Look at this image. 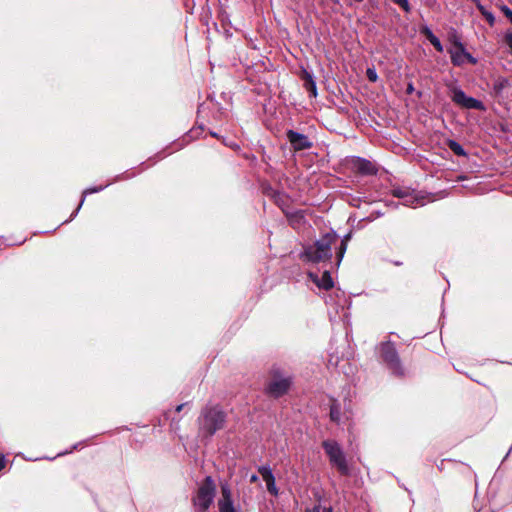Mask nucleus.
Masks as SVG:
<instances>
[{"instance_id":"f257e3e1","label":"nucleus","mask_w":512,"mask_h":512,"mask_svg":"<svg viewBox=\"0 0 512 512\" xmlns=\"http://www.w3.org/2000/svg\"><path fill=\"white\" fill-rule=\"evenodd\" d=\"M338 235L331 230L322 235L314 243L304 247L303 260L312 264H326L332 259V246L336 243Z\"/></svg>"},{"instance_id":"f03ea898","label":"nucleus","mask_w":512,"mask_h":512,"mask_svg":"<svg viewBox=\"0 0 512 512\" xmlns=\"http://www.w3.org/2000/svg\"><path fill=\"white\" fill-rule=\"evenodd\" d=\"M226 414L220 406H205L198 419L199 432L205 437H212L217 431L223 429Z\"/></svg>"},{"instance_id":"7ed1b4c3","label":"nucleus","mask_w":512,"mask_h":512,"mask_svg":"<svg viewBox=\"0 0 512 512\" xmlns=\"http://www.w3.org/2000/svg\"><path fill=\"white\" fill-rule=\"evenodd\" d=\"M376 351L379 355L380 362L390 371V373L398 378L406 376V370L402 364L395 343L390 340L381 342Z\"/></svg>"},{"instance_id":"20e7f679","label":"nucleus","mask_w":512,"mask_h":512,"mask_svg":"<svg viewBox=\"0 0 512 512\" xmlns=\"http://www.w3.org/2000/svg\"><path fill=\"white\" fill-rule=\"evenodd\" d=\"M322 448L327 455L332 467H335L340 475L349 476L350 468L343 448L336 440H324Z\"/></svg>"},{"instance_id":"39448f33","label":"nucleus","mask_w":512,"mask_h":512,"mask_svg":"<svg viewBox=\"0 0 512 512\" xmlns=\"http://www.w3.org/2000/svg\"><path fill=\"white\" fill-rule=\"evenodd\" d=\"M215 495L216 484L211 476H206L192 499L196 512H207Z\"/></svg>"},{"instance_id":"423d86ee","label":"nucleus","mask_w":512,"mask_h":512,"mask_svg":"<svg viewBox=\"0 0 512 512\" xmlns=\"http://www.w3.org/2000/svg\"><path fill=\"white\" fill-rule=\"evenodd\" d=\"M272 380L266 387V392L274 398L286 394L292 384V376L285 373L281 368L274 367L271 370Z\"/></svg>"},{"instance_id":"0eeeda50","label":"nucleus","mask_w":512,"mask_h":512,"mask_svg":"<svg viewBox=\"0 0 512 512\" xmlns=\"http://www.w3.org/2000/svg\"><path fill=\"white\" fill-rule=\"evenodd\" d=\"M452 92H453V95L451 97L452 101L455 104L459 105L460 107L465 108V109L479 110V111H484L486 109V107L482 101H480L474 97L467 96L461 88L456 87L453 89Z\"/></svg>"},{"instance_id":"6e6552de","label":"nucleus","mask_w":512,"mask_h":512,"mask_svg":"<svg viewBox=\"0 0 512 512\" xmlns=\"http://www.w3.org/2000/svg\"><path fill=\"white\" fill-rule=\"evenodd\" d=\"M286 137L294 151L308 150L313 146L307 135L289 129L286 131Z\"/></svg>"},{"instance_id":"1a4fd4ad","label":"nucleus","mask_w":512,"mask_h":512,"mask_svg":"<svg viewBox=\"0 0 512 512\" xmlns=\"http://www.w3.org/2000/svg\"><path fill=\"white\" fill-rule=\"evenodd\" d=\"M350 165L353 171L363 176H371L377 174L376 166L369 160L354 156L350 160Z\"/></svg>"},{"instance_id":"9d476101","label":"nucleus","mask_w":512,"mask_h":512,"mask_svg":"<svg viewBox=\"0 0 512 512\" xmlns=\"http://www.w3.org/2000/svg\"><path fill=\"white\" fill-rule=\"evenodd\" d=\"M453 47L448 49V53L451 58V63L454 66L460 67L465 63V57L463 54L467 53V50L461 40L455 39L453 41Z\"/></svg>"},{"instance_id":"9b49d317","label":"nucleus","mask_w":512,"mask_h":512,"mask_svg":"<svg viewBox=\"0 0 512 512\" xmlns=\"http://www.w3.org/2000/svg\"><path fill=\"white\" fill-rule=\"evenodd\" d=\"M265 194L273 199L274 203L283 211L284 214L285 211H289V198L285 193L275 190L269 186L265 189Z\"/></svg>"},{"instance_id":"f8f14e48","label":"nucleus","mask_w":512,"mask_h":512,"mask_svg":"<svg viewBox=\"0 0 512 512\" xmlns=\"http://www.w3.org/2000/svg\"><path fill=\"white\" fill-rule=\"evenodd\" d=\"M309 277L312 279V281L321 289L329 290L333 287L334 282L331 277V274L328 270H324L321 277H319L317 274L310 272Z\"/></svg>"},{"instance_id":"ddd939ff","label":"nucleus","mask_w":512,"mask_h":512,"mask_svg":"<svg viewBox=\"0 0 512 512\" xmlns=\"http://www.w3.org/2000/svg\"><path fill=\"white\" fill-rule=\"evenodd\" d=\"M285 216L293 228H299L305 223V214L303 210L285 211Z\"/></svg>"},{"instance_id":"4468645a","label":"nucleus","mask_w":512,"mask_h":512,"mask_svg":"<svg viewBox=\"0 0 512 512\" xmlns=\"http://www.w3.org/2000/svg\"><path fill=\"white\" fill-rule=\"evenodd\" d=\"M110 184H111V182H109V183H107V184H105V185L94 186V187H89V188L85 189V190L83 191V193H82V198H81V200H80V203H79V205L77 206V208L73 211V213L71 214L70 219H69V220L64 221L63 223H67V222L71 221L72 219H74V218L77 216V214L79 213V211H80V209H81V207H82V205H83V203H84V201H85V197H86L87 195L92 194V193H98V192H100V191L104 190V189H105L106 187H108Z\"/></svg>"},{"instance_id":"2eb2a0df","label":"nucleus","mask_w":512,"mask_h":512,"mask_svg":"<svg viewBox=\"0 0 512 512\" xmlns=\"http://www.w3.org/2000/svg\"><path fill=\"white\" fill-rule=\"evenodd\" d=\"M314 497L316 499V503L312 507L307 508L305 512H333L331 506H322L321 502L323 496L319 491L314 492Z\"/></svg>"},{"instance_id":"dca6fc26","label":"nucleus","mask_w":512,"mask_h":512,"mask_svg":"<svg viewBox=\"0 0 512 512\" xmlns=\"http://www.w3.org/2000/svg\"><path fill=\"white\" fill-rule=\"evenodd\" d=\"M341 415V404L338 400L333 399L330 405V420L334 423L340 424L342 419Z\"/></svg>"},{"instance_id":"f3484780","label":"nucleus","mask_w":512,"mask_h":512,"mask_svg":"<svg viewBox=\"0 0 512 512\" xmlns=\"http://www.w3.org/2000/svg\"><path fill=\"white\" fill-rule=\"evenodd\" d=\"M509 80L506 77L499 76L494 80L493 92L496 96H501L505 88L509 86Z\"/></svg>"},{"instance_id":"a211bd4d","label":"nucleus","mask_w":512,"mask_h":512,"mask_svg":"<svg viewBox=\"0 0 512 512\" xmlns=\"http://www.w3.org/2000/svg\"><path fill=\"white\" fill-rule=\"evenodd\" d=\"M476 8L481 13V15L486 19L490 26L495 24V16L492 12L488 11L484 5L480 2V0H476Z\"/></svg>"},{"instance_id":"6ab92c4d","label":"nucleus","mask_w":512,"mask_h":512,"mask_svg":"<svg viewBox=\"0 0 512 512\" xmlns=\"http://www.w3.org/2000/svg\"><path fill=\"white\" fill-rule=\"evenodd\" d=\"M401 201L402 205L407 207H416L417 205L423 204L422 200L419 199L412 190H409L408 197L403 198Z\"/></svg>"},{"instance_id":"aec40b11","label":"nucleus","mask_w":512,"mask_h":512,"mask_svg":"<svg viewBox=\"0 0 512 512\" xmlns=\"http://www.w3.org/2000/svg\"><path fill=\"white\" fill-rule=\"evenodd\" d=\"M304 87L309 92L310 97H316L317 96L316 82H315L313 76L311 74H309V73H306Z\"/></svg>"},{"instance_id":"412c9836","label":"nucleus","mask_w":512,"mask_h":512,"mask_svg":"<svg viewBox=\"0 0 512 512\" xmlns=\"http://www.w3.org/2000/svg\"><path fill=\"white\" fill-rule=\"evenodd\" d=\"M447 146L455 155L462 157L467 156V152L465 151V149L456 140L449 139L447 141Z\"/></svg>"},{"instance_id":"4be33fe9","label":"nucleus","mask_w":512,"mask_h":512,"mask_svg":"<svg viewBox=\"0 0 512 512\" xmlns=\"http://www.w3.org/2000/svg\"><path fill=\"white\" fill-rule=\"evenodd\" d=\"M221 494H222V497H221V499H219L218 505L233 504L232 494H231V490H230L228 484L221 485Z\"/></svg>"},{"instance_id":"5701e85b","label":"nucleus","mask_w":512,"mask_h":512,"mask_svg":"<svg viewBox=\"0 0 512 512\" xmlns=\"http://www.w3.org/2000/svg\"><path fill=\"white\" fill-rule=\"evenodd\" d=\"M347 245L348 244H345V241H341L339 246L336 247V266L338 267L344 257V254L347 250Z\"/></svg>"},{"instance_id":"b1692460","label":"nucleus","mask_w":512,"mask_h":512,"mask_svg":"<svg viewBox=\"0 0 512 512\" xmlns=\"http://www.w3.org/2000/svg\"><path fill=\"white\" fill-rule=\"evenodd\" d=\"M258 472L262 476L264 481L274 477L272 469H271V467L269 465L259 466L258 467Z\"/></svg>"},{"instance_id":"393cba45","label":"nucleus","mask_w":512,"mask_h":512,"mask_svg":"<svg viewBox=\"0 0 512 512\" xmlns=\"http://www.w3.org/2000/svg\"><path fill=\"white\" fill-rule=\"evenodd\" d=\"M265 483H266L267 491L273 496H278L279 490L276 486L275 476L266 480Z\"/></svg>"},{"instance_id":"a878e982","label":"nucleus","mask_w":512,"mask_h":512,"mask_svg":"<svg viewBox=\"0 0 512 512\" xmlns=\"http://www.w3.org/2000/svg\"><path fill=\"white\" fill-rule=\"evenodd\" d=\"M410 189L408 188H402V187H395L392 189L391 193L394 197L399 198L402 200L403 198L408 197V192Z\"/></svg>"},{"instance_id":"bb28decb","label":"nucleus","mask_w":512,"mask_h":512,"mask_svg":"<svg viewBox=\"0 0 512 512\" xmlns=\"http://www.w3.org/2000/svg\"><path fill=\"white\" fill-rule=\"evenodd\" d=\"M394 4L402 8L406 13L411 11V5L408 0H392Z\"/></svg>"},{"instance_id":"cd10ccee","label":"nucleus","mask_w":512,"mask_h":512,"mask_svg":"<svg viewBox=\"0 0 512 512\" xmlns=\"http://www.w3.org/2000/svg\"><path fill=\"white\" fill-rule=\"evenodd\" d=\"M420 33L426 37V39H430L435 35L429 26L425 25L420 28Z\"/></svg>"},{"instance_id":"c85d7f7f","label":"nucleus","mask_w":512,"mask_h":512,"mask_svg":"<svg viewBox=\"0 0 512 512\" xmlns=\"http://www.w3.org/2000/svg\"><path fill=\"white\" fill-rule=\"evenodd\" d=\"M218 507L219 512H236L234 504H220Z\"/></svg>"},{"instance_id":"c756f323","label":"nucleus","mask_w":512,"mask_h":512,"mask_svg":"<svg viewBox=\"0 0 512 512\" xmlns=\"http://www.w3.org/2000/svg\"><path fill=\"white\" fill-rule=\"evenodd\" d=\"M500 10L512 23V10L507 5L504 4L500 6Z\"/></svg>"},{"instance_id":"7c9ffc66","label":"nucleus","mask_w":512,"mask_h":512,"mask_svg":"<svg viewBox=\"0 0 512 512\" xmlns=\"http://www.w3.org/2000/svg\"><path fill=\"white\" fill-rule=\"evenodd\" d=\"M366 74H367V78L369 79V81L376 82L378 80V75H377L375 69L368 68L366 71Z\"/></svg>"},{"instance_id":"2f4dec72","label":"nucleus","mask_w":512,"mask_h":512,"mask_svg":"<svg viewBox=\"0 0 512 512\" xmlns=\"http://www.w3.org/2000/svg\"><path fill=\"white\" fill-rule=\"evenodd\" d=\"M465 57V62H468L472 65H476L478 63L477 58H475L471 53L467 51L466 54H463Z\"/></svg>"},{"instance_id":"473e14b6","label":"nucleus","mask_w":512,"mask_h":512,"mask_svg":"<svg viewBox=\"0 0 512 512\" xmlns=\"http://www.w3.org/2000/svg\"><path fill=\"white\" fill-rule=\"evenodd\" d=\"M82 445H83V442H78V443L74 444V445L72 446V448H71L69 451H68V450H66V451L60 452V453H58V455H57V456H64V455H66V454H68V453H71L73 450H77V449H78V448H80Z\"/></svg>"},{"instance_id":"72a5a7b5","label":"nucleus","mask_w":512,"mask_h":512,"mask_svg":"<svg viewBox=\"0 0 512 512\" xmlns=\"http://www.w3.org/2000/svg\"><path fill=\"white\" fill-rule=\"evenodd\" d=\"M432 45L438 52H443L444 48L440 40H437V42Z\"/></svg>"},{"instance_id":"f704fd0d","label":"nucleus","mask_w":512,"mask_h":512,"mask_svg":"<svg viewBox=\"0 0 512 512\" xmlns=\"http://www.w3.org/2000/svg\"><path fill=\"white\" fill-rule=\"evenodd\" d=\"M415 88L412 82H409L406 87V93L408 95L412 94L414 92Z\"/></svg>"},{"instance_id":"c9c22d12","label":"nucleus","mask_w":512,"mask_h":512,"mask_svg":"<svg viewBox=\"0 0 512 512\" xmlns=\"http://www.w3.org/2000/svg\"><path fill=\"white\" fill-rule=\"evenodd\" d=\"M222 142L226 145V146H229V147H236L238 148L239 146L233 142H228L226 141L224 138L222 139Z\"/></svg>"},{"instance_id":"e433bc0d","label":"nucleus","mask_w":512,"mask_h":512,"mask_svg":"<svg viewBox=\"0 0 512 512\" xmlns=\"http://www.w3.org/2000/svg\"><path fill=\"white\" fill-rule=\"evenodd\" d=\"M506 42L508 46L512 49V33L506 36Z\"/></svg>"},{"instance_id":"4c0bfd02","label":"nucleus","mask_w":512,"mask_h":512,"mask_svg":"<svg viewBox=\"0 0 512 512\" xmlns=\"http://www.w3.org/2000/svg\"><path fill=\"white\" fill-rule=\"evenodd\" d=\"M6 461L4 456H0V471L5 468Z\"/></svg>"},{"instance_id":"58836bf2","label":"nucleus","mask_w":512,"mask_h":512,"mask_svg":"<svg viewBox=\"0 0 512 512\" xmlns=\"http://www.w3.org/2000/svg\"><path fill=\"white\" fill-rule=\"evenodd\" d=\"M351 239V233L346 234L341 241H345V244H348Z\"/></svg>"},{"instance_id":"ea45409f","label":"nucleus","mask_w":512,"mask_h":512,"mask_svg":"<svg viewBox=\"0 0 512 512\" xmlns=\"http://www.w3.org/2000/svg\"><path fill=\"white\" fill-rule=\"evenodd\" d=\"M187 405V403H182L180 405H178L176 408H175V411L176 412H180L182 411V409Z\"/></svg>"},{"instance_id":"a19ab883","label":"nucleus","mask_w":512,"mask_h":512,"mask_svg":"<svg viewBox=\"0 0 512 512\" xmlns=\"http://www.w3.org/2000/svg\"><path fill=\"white\" fill-rule=\"evenodd\" d=\"M258 481V476L256 474L251 475L250 483H255Z\"/></svg>"},{"instance_id":"79ce46f5","label":"nucleus","mask_w":512,"mask_h":512,"mask_svg":"<svg viewBox=\"0 0 512 512\" xmlns=\"http://www.w3.org/2000/svg\"><path fill=\"white\" fill-rule=\"evenodd\" d=\"M437 40H439V38L436 36V35H433L432 38L428 39V41L431 43V44H434L435 42H437Z\"/></svg>"},{"instance_id":"37998d69","label":"nucleus","mask_w":512,"mask_h":512,"mask_svg":"<svg viewBox=\"0 0 512 512\" xmlns=\"http://www.w3.org/2000/svg\"><path fill=\"white\" fill-rule=\"evenodd\" d=\"M210 135H211L212 137H216V138H218V137H219V136H218V134H217L216 132H213V131H210Z\"/></svg>"},{"instance_id":"c03bdc74","label":"nucleus","mask_w":512,"mask_h":512,"mask_svg":"<svg viewBox=\"0 0 512 512\" xmlns=\"http://www.w3.org/2000/svg\"><path fill=\"white\" fill-rule=\"evenodd\" d=\"M182 146H183L182 144H177V148L175 150L182 148Z\"/></svg>"},{"instance_id":"a18cd8bd","label":"nucleus","mask_w":512,"mask_h":512,"mask_svg":"<svg viewBox=\"0 0 512 512\" xmlns=\"http://www.w3.org/2000/svg\"><path fill=\"white\" fill-rule=\"evenodd\" d=\"M120 179H122V176H117L114 181H117V180H120Z\"/></svg>"}]
</instances>
